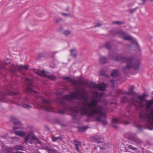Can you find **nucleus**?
Instances as JSON below:
<instances>
[{"label": "nucleus", "mask_w": 153, "mask_h": 153, "mask_svg": "<svg viewBox=\"0 0 153 153\" xmlns=\"http://www.w3.org/2000/svg\"><path fill=\"white\" fill-rule=\"evenodd\" d=\"M62 20V18H55L54 19V21L56 23H59L61 22Z\"/></svg>", "instance_id": "nucleus-37"}, {"label": "nucleus", "mask_w": 153, "mask_h": 153, "mask_svg": "<svg viewBox=\"0 0 153 153\" xmlns=\"http://www.w3.org/2000/svg\"><path fill=\"white\" fill-rule=\"evenodd\" d=\"M102 24L100 23H97V24L94 25V27H99L100 26L102 25Z\"/></svg>", "instance_id": "nucleus-48"}, {"label": "nucleus", "mask_w": 153, "mask_h": 153, "mask_svg": "<svg viewBox=\"0 0 153 153\" xmlns=\"http://www.w3.org/2000/svg\"><path fill=\"white\" fill-rule=\"evenodd\" d=\"M117 34L119 35V37L120 38L123 39L125 35H126V33L123 30H117Z\"/></svg>", "instance_id": "nucleus-22"}, {"label": "nucleus", "mask_w": 153, "mask_h": 153, "mask_svg": "<svg viewBox=\"0 0 153 153\" xmlns=\"http://www.w3.org/2000/svg\"><path fill=\"white\" fill-rule=\"evenodd\" d=\"M36 97L37 98H39V96H36V97Z\"/></svg>", "instance_id": "nucleus-58"}, {"label": "nucleus", "mask_w": 153, "mask_h": 153, "mask_svg": "<svg viewBox=\"0 0 153 153\" xmlns=\"http://www.w3.org/2000/svg\"><path fill=\"white\" fill-rule=\"evenodd\" d=\"M15 103L19 105H22V107L25 108L29 109L31 108V106L25 103L28 102L29 99L27 97H25L22 98L21 97H18L16 98L14 100Z\"/></svg>", "instance_id": "nucleus-5"}, {"label": "nucleus", "mask_w": 153, "mask_h": 153, "mask_svg": "<svg viewBox=\"0 0 153 153\" xmlns=\"http://www.w3.org/2000/svg\"><path fill=\"white\" fill-rule=\"evenodd\" d=\"M102 103L105 105H106L108 104V102L105 100H103L102 101Z\"/></svg>", "instance_id": "nucleus-47"}, {"label": "nucleus", "mask_w": 153, "mask_h": 153, "mask_svg": "<svg viewBox=\"0 0 153 153\" xmlns=\"http://www.w3.org/2000/svg\"><path fill=\"white\" fill-rule=\"evenodd\" d=\"M66 10L68 12L69 11V7H68L66 9Z\"/></svg>", "instance_id": "nucleus-55"}, {"label": "nucleus", "mask_w": 153, "mask_h": 153, "mask_svg": "<svg viewBox=\"0 0 153 153\" xmlns=\"http://www.w3.org/2000/svg\"><path fill=\"white\" fill-rule=\"evenodd\" d=\"M41 99L43 108L48 111H53L54 109L51 106V101L48 99L44 98L41 97Z\"/></svg>", "instance_id": "nucleus-7"}, {"label": "nucleus", "mask_w": 153, "mask_h": 153, "mask_svg": "<svg viewBox=\"0 0 153 153\" xmlns=\"http://www.w3.org/2000/svg\"><path fill=\"white\" fill-rule=\"evenodd\" d=\"M15 153H24V152H21L17 151Z\"/></svg>", "instance_id": "nucleus-56"}, {"label": "nucleus", "mask_w": 153, "mask_h": 153, "mask_svg": "<svg viewBox=\"0 0 153 153\" xmlns=\"http://www.w3.org/2000/svg\"><path fill=\"white\" fill-rule=\"evenodd\" d=\"M23 148V146L22 145H16L14 147V149L16 150H22Z\"/></svg>", "instance_id": "nucleus-32"}, {"label": "nucleus", "mask_w": 153, "mask_h": 153, "mask_svg": "<svg viewBox=\"0 0 153 153\" xmlns=\"http://www.w3.org/2000/svg\"><path fill=\"white\" fill-rule=\"evenodd\" d=\"M94 140L96 143H101L99 146V148L101 149H105L106 143L105 142L104 138L100 136H95L94 137Z\"/></svg>", "instance_id": "nucleus-11"}, {"label": "nucleus", "mask_w": 153, "mask_h": 153, "mask_svg": "<svg viewBox=\"0 0 153 153\" xmlns=\"http://www.w3.org/2000/svg\"><path fill=\"white\" fill-rule=\"evenodd\" d=\"M57 150L54 149L50 147L49 151V153H57Z\"/></svg>", "instance_id": "nucleus-35"}, {"label": "nucleus", "mask_w": 153, "mask_h": 153, "mask_svg": "<svg viewBox=\"0 0 153 153\" xmlns=\"http://www.w3.org/2000/svg\"><path fill=\"white\" fill-rule=\"evenodd\" d=\"M146 97V94H144L143 95L138 96L137 98H134L132 97L131 100L132 101V103L134 105H135V103H138V99L140 100L141 101L139 102V104L140 105V106L141 107H143L144 106V105L142 104V102L144 100Z\"/></svg>", "instance_id": "nucleus-12"}, {"label": "nucleus", "mask_w": 153, "mask_h": 153, "mask_svg": "<svg viewBox=\"0 0 153 153\" xmlns=\"http://www.w3.org/2000/svg\"><path fill=\"white\" fill-rule=\"evenodd\" d=\"M58 140L56 137H55L52 138V140L53 142H55L56 141Z\"/></svg>", "instance_id": "nucleus-49"}, {"label": "nucleus", "mask_w": 153, "mask_h": 153, "mask_svg": "<svg viewBox=\"0 0 153 153\" xmlns=\"http://www.w3.org/2000/svg\"><path fill=\"white\" fill-rule=\"evenodd\" d=\"M123 39L126 40H132L133 41V44L131 45L129 47V49L130 50H132V49H131V47H133V46H137L138 45V44L136 40L135 39H133L132 36H131L130 35H127L126 33ZM135 50V49H132V50Z\"/></svg>", "instance_id": "nucleus-14"}, {"label": "nucleus", "mask_w": 153, "mask_h": 153, "mask_svg": "<svg viewBox=\"0 0 153 153\" xmlns=\"http://www.w3.org/2000/svg\"><path fill=\"white\" fill-rule=\"evenodd\" d=\"M125 22L123 21H114L112 23L114 25H123Z\"/></svg>", "instance_id": "nucleus-31"}, {"label": "nucleus", "mask_w": 153, "mask_h": 153, "mask_svg": "<svg viewBox=\"0 0 153 153\" xmlns=\"http://www.w3.org/2000/svg\"><path fill=\"white\" fill-rule=\"evenodd\" d=\"M108 56L114 61H120L122 62H126V65L125 68L123 69V71L125 73L127 74L126 70V69H130L133 68L135 70H138L139 68L140 62L139 60H136L135 63L132 64V61L134 58L132 56L126 57L121 55H118L117 53H111L110 52L108 54Z\"/></svg>", "instance_id": "nucleus-3"}, {"label": "nucleus", "mask_w": 153, "mask_h": 153, "mask_svg": "<svg viewBox=\"0 0 153 153\" xmlns=\"http://www.w3.org/2000/svg\"><path fill=\"white\" fill-rule=\"evenodd\" d=\"M134 86L133 85L131 87L129 88V91L131 92V93L133 94H134Z\"/></svg>", "instance_id": "nucleus-39"}, {"label": "nucleus", "mask_w": 153, "mask_h": 153, "mask_svg": "<svg viewBox=\"0 0 153 153\" xmlns=\"http://www.w3.org/2000/svg\"><path fill=\"white\" fill-rule=\"evenodd\" d=\"M118 95L121 98L122 102L126 103L128 101H130L132 102L131 100V98L130 99H129L127 97L128 96H129L131 95V92H127L126 91H123L120 90H118L117 91Z\"/></svg>", "instance_id": "nucleus-6"}, {"label": "nucleus", "mask_w": 153, "mask_h": 153, "mask_svg": "<svg viewBox=\"0 0 153 153\" xmlns=\"http://www.w3.org/2000/svg\"><path fill=\"white\" fill-rule=\"evenodd\" d=\"M93 95L94 97V99H97L99 96L100 97V98H102L104 95V94L102 92L100 94L99 92L95 91L93 93Z\"/></svg>", "instance_id": "nucleus-17"}, {"label": "nucleus", "mask_w": 153, "mask_h": 153, "mask_svg": "<svg viewBox=\"0 0 153 153\" xmlns=\"http://www.w3.org/2000/svg\"><path fill=\"white\" fill-rule=\"evenodd\" d=\"M124 116L125 117H127V115H124Z\"/></svg>", "instance_id": "nucleus-57"}, {"label": "nucleus", "mask_w": 153, "mask_h": 153, "mask_svg": "<svg viewBox=\"0 0 153 153\" xmlns=\"http://www.w3.org/2000/svg\"><path fill=\"white\" fill-rule=\"evenodd\" d=\"M15 134L20 137H24L25 135V133L22 131H16L15 132Z\"/></svg>", "instance_id": "nucleus-24"}, {"label": "nucleus", "mask_w": 153, "mask_h": 153, "mask_svg": "<svg viewBox=\"0 0 153 153\" xmlns=\"http://www.w3.org/2000/svg\"><path fill=\"white\" fill-rule=\"evenodd\" d=\"M25 81L28 82L30 84V85L26 88V91L29 94L33 93V94H39V93L37 91H35L33 90V86L30 82V79L26 77Z\"/></svg>", "instance_id": "nucleus-13"}, {"label": "nucleus", "mask_w": 153, "mask_h": 153, "mask_svg": "<svg viewBox=\"0 0 153 153\" xmlns=\"http://www.w3.org/2000/svg\"><path fill=\"white\" fill-rule=\"evenodd\" d=\"M112 126L114 127L117 128V124L119 123L118 119L116 118H114L112 119Z\"/></svg>", "instance_id": "nucleus-23"}, {"label": "nucleus", "mask_w": 153, "mask_h": 153, "mask_svg": "<svg viewBox=\"0 0 153 153\" xmlns=\"http://www.w3.org/2000/svg\"><path fill=\"white\" fill-rule=\"evenodd\" d=\"M28 66L27 65L23 66L22 65H19L17 66V68L19 71H20L21 69H24L25 70H28Z\"/></svg>", "instance_id": "nucleus-25"}, {"label": "nucleus", "mask_w": 153, "mask_h": 153, "mask_svg": "<svg viewBox=\"0 0 153 153\" xmlns=\"http://www.w3.org/2000/svg\"><path fill=\"white\" fill-rule=\"evenodd\" d=\"M5 68V66L4 63L0 60V74L2 73V71Z\"/></svg>", "instance_id": "nucleus-26"}, {"label": "nucleus", "mask_w": 153, "mask_h": 153, "mask_svg": "<svg viewBox=\"0 0 153 153\" xmlns=\"http://www.w3.org/2000/svg\"><path fill=\"white\" fill-rule=\"evenodd\" d=\"M63 33L66 35H67L70 33V32L68 30H66Z\"/></svg>", "instance_id": "nucleus-43"}, {"label": "nucleus", "mask_w": 153, "mask_h": 153, "mask_svg": "<svg viewBox=\"0 0 153 153\" xmlns=\"http://www.w3.org/2000/svg\"><path fill=\"white\" fill-rule=\"evenodd\" d=\"M83 93L80 90L75 91V96L71 94L65 95L62 98H59L57 102L59 103L61 107L58 110V113L63 114L68 111L71 112L72 120L74 123H76L80 117V114L78 109L85 108L89 100V95L85 89Z\"/></svg>", "instance_id": "nucleus-1"}, {"label": "nucleus", "mask_w": 153, "mask_h": 153, "mask_svg": "<svg viewBox=\"0 0 153 153\" xmlns=\"http://www.w3.org/2000/svg\"><path fill=\"white\" fill-rule=\"evenodd\" d=\"M118 71L116 69L114 70L111 74V76L115 77L118 76Z\"/></svg>", "instance_id": "nucleus-30"}, {"label": "nucleus", "mask_w": 153, "mask_h": 153, "mask_svg": "<svg viewBox=\"0 0 153 153\" xmlns=\"http://www.w3.org/2000/svg\"><path fill=\"white\" fill-rule=\"evenodd\" d=\"M18 94L17 92L11 91L7 90L6 92L0 91V101L5 102L9 100L8 97L10 95H16Z\"/></svg>", "instance_id": "nucleus-8"}, {"label": "nucleus", "mask_w": 153, "mask_h": 153, "mask_svg": "<svg viewBox=\"0 0 153 153\" xmlns=\"http://www.w3.org/2000/svg\"><path fill=\"white\" fill-rule=\"evenodd\" d=\"M143 124H139L138 123H137V124L136 125V127L140 131H142L143 129V128L142 126V125Z\"/></svg>", "instance_id": "nucleus-34"}, {"label": "nucleus", "mask_w": 153, "mask_h": 153, "mask_svg": "<svg viewBox=\"0 0 153 153\" xmlns=\"http://www.w3.org/2000/svg\"><path fill=\"white\" fill-rule=\"evenodd\" d=\"M117 30L116 31L114 30H111L110 31V33L112 36H115L116 34H117Z\"/></svg>", "instance_id": "nucleus-33"}, {"label": "nucleus", "mask_w": 153, "mask_h": 153, "mask_svg": "<svg viewBox=\"0 0 153 153\" xmlns=\"http://www.w3.org/2000/svg\"><path fill=\"white\" fill-rule=\"evenodd\" d=\"M97 147H94V149H95V150H96L97 149Z\"/></svg>", "instance_id": "nucleus-59"}, {"label": "nucleus", "mask_w": 153, "mask_h": 153, "mask_svg": "<svg viewBox=\"0 0 153 153\" xmlns=\"http://www.w3.org/2000/svg\"><path fill=\"white\" fill-rule=\"evenodd\" d=\"M89 86L95 88H98L101 91H105L106 88V84L104 82L101 83L99 85H97L95 83L92 82L89 85Z\"/></svg>", "instance_id": "nucleus-10"}, {"label": "nucleus", "mask_w": 153, "mask_h": 153, "mask_svg": "<svg viewBox=\"0 0 153 153\" xmlns=\"http://www.w3.org/2000/svg\"><path fill=\"white\" fill-rule=\"evenodd\" d=\"M35 139H36V140H37V138H36V137H35Z\"/></svg>", "instance_id": "nucleus-61"}, {"label": "nucleus", "mask_w": 153, "mask_h": 153, "mask_svg": "<svg viewBox=\"0 0 153 153\" xmlns=\"http://www.w3.org/2000/svg\"><path fill=\"white\" fill-rule=\"evenodd\" d=\"M13 129L14 130H16L19 128L16 126H13Z\"/></svg>", "instance_id": "nucleus-51"}, {"label": "nucleus", "mask_w": 153, "mask_h": 153, "mask_svg": "<svg viewBox=\"0 0 153 153\" xmlns=\"http://www.w3.org/2000/svg\"><path fill=\"white\" fill-rule=\"evenodd\" d=\"M11 60L10 59L7 58L6 59V61L5 62V65H7V64H9L11 63Z\"/></svg>", "instance_id": "nucleus-42"}, {"label": "nucleus", "mask_w": 153, "mask_h": 153, "mask_svg": "<svg viewBox=\"0 0 153 153\" xmlns=\"http://www.w3.org/2000/svg\"><path fill=\"white\" fill-rule=\"evenodd\" d=\"M140 1L142 2L139 3V4L140 5H143L146 2V0H140Z\"/></svg>", "instance_id": "nucleus-45"}, {"label": "nucleus", "mask_w": 153, "mask_h": 153, "mask_svg": "<svg viewBox=\"0 0 153 153\" xmlns=\"http://www.w3.org/2000/svg\"><path fill=\"white\" fill-rule=\"evenodd\" d=\"M150 1H153V0H150Z\"/></svg>", "instance_id": "nucleus-62"}, {"label": "nucleus", "mask_w": 153, "mask_h": 153, "mask_svg": "<svg viewBox=\"0 0 153 153\" xmlns=\"http://www.w3.org/2000/svg\"><path fill=\"white\" fill-rule=\"evenodd\" d=\"M74 144L75 146V149L78 152H79V147L81 145V142L80 141L74 140Z\"/></svg>", "instance_id": "nucleus-21"}, {"label": "nucleus", "mask_w": 153, "mask_h": 153, "mask_svg": "<svg viewBox=\"0 0 153 153\" xmlns=\"http://www.w3.org/2000/svg\"><path fill=\"white\" fill-rule=\"evenodd\" d=\"M128 148L130 149H131L133 151L136 150L137 149V148L134 147L131 145H128Z\"/></svg>", "instance_id": "nucleus-36"}, {"label": "nucleus", "mask_w": 153, "mask_h": 153, "mask_svg": "<svg viewBox=\"0 0 153 153\" xmlns=\"http://www.w3.org/2000/svg\"><path fill=\"white\" fill-rule=\"evenodd\" d=\"M100 74L101 76L105 75V71L103 70H101L100 72Z\"/></svg>", "instance_id": "nucleus-46"}, {"label": "nucleus", "mask_w": 153, "mask_h": 153, "mask_svg": "<svg viewBox=\"0 0 153 153\" xmlns=\"http://www.w3.org/2000/svg\"><path fill=\"white\" fill-rule=\"evenodd\" d=\"M30 135H28L25 138V143H27L29 139V137Z\"/></svg>", "instance_id": "nucleus-44"}, {"label": "nucleus", "mask_w": 153, "mask_h": 153, "mask_svg": "<svg viewBox=\"0 0 153 153\" xmlns=\"http://www.w3.org/2000/svg\"><path fill=\"white\" fill-rule=\"evenodd\" d=\"M61 14L62 15L64 16H65L66 17H68L69 16H71V14L70 13L67 14V13H61Z\"/></svg>", "instance_id": "nucleus-41"}, {"label": "nucleus", "mask_w": 153, "mask_h": 153, "mask_svg": "<svg viewBox=\"0 0 153 153\" xmlns=\"http://www.w3.org/2000/svg\"><path fill=\"white\" fill-rule=\"evenodd\" d=\"M60 29L61 30L62 29V27H60Z\"/></svg>", "instance_id": "nucleus-60"}, {"label": "nucleus", "mask_w": 153, "mask_h": 153, "mask_svg": "<svg viewBox=\"0 0 153 153\" xmlns=\"http://www.w3.org/2000/svg\"><path fill=\"white\" fill-rule=\"evenodd\" d=\"M71 56L75 58L77 56L76 51V50L73 49L70 50Z\"/></svg>", "instance_id": "nucleus-27"}, {"label": "nucleus", "mask_w": 153, "mask_h": 153, "mask_svg": "<svg viewBox=\"0 0 153 153\" xmlns=\"http://www.w3.org/2000/svg\"><path fill=\"white\" fill-rule=\"evenodd\" d=\"M124 122L126 125H127L129 123V121H124Z\"/></svg>", "instance_id": "nucleus-54"}, {"label": "nucleus", "mask_w": 153, "mask_h": 153, "mask_svg": "<svg viewBox=\"0 0 153 153\" xmlns=\"http://www.w3.org/2000/svg\"><path fill=\"white\" fill-rule=\"evenodd\" d=\"M146 108L147 111L151 109L149 113L141 112L139 115L140 120L144 123L148 125V129L150 130H153V108L151 107L153 105V99L150 100H146Z\"/></svg>", "instance_id": "nucleus-4"}, {"label": "nucleus", "mask_w": 153, "mask_h": 153, "mask_svg": "<svg viewBox=\"0 0 153 153\" xmlns=\"http://www.w3.org/2000/svg\"><path fill=\"white\" fill-rule=\"evenodd\" d=\"M56 138H57L58 140L59 139L60 140H62V137L61 136L56 137Z\"/></svg>", "instance_id": "nucleus-53"}, {"label": "nucleus", "mask_w": 153, "mask_h": 153, "mask_svg": "<svg viewBox=\"0 0 153 153\" xmlns=\"http://www.w3.org/2000/svg\"><path fill=\"white\" fill-rule=\"evenodd\" d=\"M138 8V7H137L133 9H130L129 10V12L131 13H132L135 12Z\"/></svg>", "instance_id": "nucleus-38"}, {"label": "nucleus", "mask_w": 153, "mask_h": 153, "mask_svg": "<svg viewBox=\"0 0 153 153\" xmlns=\"http://www.w3.org/2000/svg\"><path fill=\"white\" fill-rule=\"evenodd\" d=\"M88 128V127L86 126L79 127L78 128V131L80 132H82L85 131Z\"/></svg>", "instance_id": "nucleus-29"}, {"label": "nucleus", "mask_w": 153, "mask_h": 153, "mask_svg": "<svg viewBox=\"0 0 153 153\" xmlns=\"http://www.w3.org/2000/svg\"><path fill=\"white\" fill-rule=\"evenodd\" d=\"M50 147L48 146H46L44 147V149L45 150H48V151L49 150Z\"/></svg>", "instance_id": "nucleus-50"}, {"label": "nucleus", "mask_w": 153, "mask_h": 153, "mask_svg": "<svg viewBox=\"0 0 153 153\" xmlns=\"http://www.w3.org/2000/svg\"><path fill=\"white\" fill-rule=\"evenodd\" d=\"M11 120L14 125H21V123L16 117L12 116L10 118Z\"/></svg>", "instance_id": "nucleus-18"}, {"label": "nucleus", "mask_w": 153, "mask_h": 153, "mask_svg": "<svg viewBox=\"0 0 153 153\" xmlns=\"http://www.w3.org/2000/svg\"><path fill=\"white\" fill-rule=\"evenodd\" d=\"M63 79L64 80H68L70 82H73V85L75 86H77L79 85V84L77 83V81L76 80H73L72 78L69 76H64L63 77Z\"/></svg>", "instance_id": "nucleus-16"}, {"label": "nucleus", "mask_w": 153, "mask_h": 153, "mask_svg": "<svg viewBox=\"0 0 153 153\" xmlns=\"http://www.w3.org/2000/svg\"><path fill=\"white\" fill-rule=\"evenodd\" d=\"M44 56V54L42 53H39L38 56V57L36 58V60H38L41 57Z\"/></svg>", "instance_id": "nucleus-40"}, {"label": "nucleus", "mask_w": 153, "mask_h": 153, "mask_svg": "<svg viewBox=\"0 0 153 153\" xmlns=\"http://www.w3.org/2000/svg\"><path fill=\"white\" fill-rule=\"evenodd\" d=\"M49 73L48 72H46L44 70H40L37 72V74L40 76H44L45 77L48 78L53 80H55V77L54 75H47L46 73Z\"/></svg>", "instance_id": "nucleus-15"}, {"label": "nucleus", "mask_w": 153, "mask_h": 153, "mask_svg": "<svg viewBox=\"0 0 153 153\" xmlns=\"http://www.w3.org/2000/svg\"><path fill=\"white\" fill-rule=\"evenodd\" d=\"M88 102L86 107L87 110H85V108L83 109H81V107L79 108L80 117L81 115H86L88 117H94V115L96 114L99 116L95 117L96 121L101 122L104 125H106L107 123L105 119L106 114L103 112L104 108L103 106L101 105H97L99 101H98L97 99H94L92 103H89Z\"/></svg>", "instance_id": "nucleus-2"}, {"label": "nucleus", "mask_w": 153, "mask_h": 153, "mask_svg": "<svg viewBox=\"0 0 153 153\" xmlns=\"http://www.w3.org/2000/svg\"><path fill=\"white\" fill-rule=\"evenodd\" d=\"M110 82L112 84H114L115 83V81L113 79H111L110 80Z\"/></svg>", "instance_id": "nucleus-52"}, {"label": "nucleus", "mask_w": 153, "mask_h": 153, "mask_svg": "<svg viewBox=\"0 0 153 153\" xmlns=\"http://www.w3.org/2000/svg\"><path fill=\"white\" fill-rule=\"evenodd\" d=\"M103 47L105 48L107 50H110L111 48V42L110 41H108L105 42Z\"/></svg>", "instance_id": "nucleus-19"}, {"label": "nucleus", "mask_w": 153, "mask_h": 153, "mask_svg": "<svg viewBox=\"0 0 153 153\" xmlns=\"http://www.w3.org/2000/svg\"><path fill=\"white\" fill-rule=\"evenodd\" d=\"M5 153H13V149L12 148L7 147L4 150Z\"/></svg>", "instance_id": "nucleus-28"}, {"label": "nucleus", "mask_w": 153, "mask_h": 153, "mask_svg": "<svg viewBox=\"0 0 153 153\" xmlns=\"http://www.w3.org/2000/svg\"><path fill=\"white\" fill-rule=\"evenodd\" d=\"M108 62V59L106 57L103 56H100V62L102 64H105Z\"/></svg>", "instance_id": "nucleus-20"}, {"label": "nucleus", "mask_w": 153, "mask_h": 153, "mask_svg": "<svg viewBox=\"0 0 153 153\" xmlns=\"http://www.w3.org/2000/svg\"><path fill=\"white\" fill-rule=\"evenodd\" d=\"M124 137L128 139L137 143L140 144L141 143V140L137 137L135 133L131 132H128L124 134Z\"/></svg>", "instance_id": "nucleus-9"}]
</instances>
